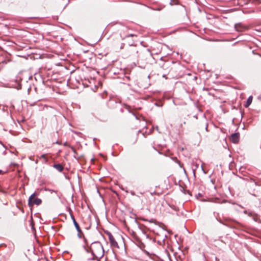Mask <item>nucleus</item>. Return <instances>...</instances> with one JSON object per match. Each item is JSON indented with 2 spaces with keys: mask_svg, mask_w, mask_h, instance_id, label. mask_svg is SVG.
Returning a JSON list of instances; mask_svg holds the SVG:
<instances>
[{
  "mask_svg": "<svg viewBox=\"0 0 261 261\" xmlns=\"http://www.w3.org/2000/svg\"><path fill=\"white\" fill-rule=\"evenodd\" d=\"M86 252H91L93 257L90 259L99 261V259L104 255V249L101 244L99 242H95L91 244L89 248H85Z\"/></svg>",
  "mask_w": 261,
  "mask_h": 261,
  "instance_id": "1",
  "label": "nucleus"
},
{
  "mask_svg": "<svg viewBox=\"0 0 261 261\" xmlns=\"http://www.w3.org/2000/svg\"><path fill=\"white\" fill-rule=\"evenodd\" d=\"M36 195V193H34L29 197L28 204L30 206H33L34 204L37 205H39L41 203V199L38 198H35Z\"/></svg>",
  "mask_w": 261,
  "mask_h": 261,
  "instance_id": "2",
  "label": "nucleus"
},
{
  "mask_svg": "<svg viewBox=\"0 0 261 261\" xmlns=\"http://www.w3.org/2000/svg\"><path fill=\"white\" fill-rule=\"evenodd\" d=\"M70 215H71V219L72 220V221L73 222L74 225L76 230L78 232L77 236H78V237L80 238H82V236L83 235V233L82 232V230H81V228L80 227V225H79L77 222L76 221V220H75L73 215L72 214H70Z\"/></svg>",
  "mask_w": 261,
  "mask_h": 261,
  "instance_id": "3",
  "label": "nucleus"
},
{
  "mask_svg": "<svg viewBox=\"0 0 261 261\" xmlns=\"http://www.w3.org/2000/svg\"><path fill=\"white\" fill-rule=\"evenodd\" d=\"M236 30L238 32H244L249 29L248 26L241 22L236 23L234 25Z\"/></svg>",
  "mask_w": 261,
  "mask_h": 261,
  "instance_id": "4",
  "label": "nucleus"
},
{
  "mask_svg": "<svg viewBox=\"0 0 261 261\" xmlns=\"http://www.w3.org/2000/svg\"><path fill=\"white\" fill-rule=\"evenodd\" d=\"M109 236V241L110 242L111 245L114 247H118V245L117 242L115 241L114 237L111 234V233H108Z\"/></svg>",
  "mask_w": 261,
  "mask_h": 261,
  "instance_id": "5",
  "label": "nucleus"
},
{
  "mask_svg": "<svg viewBox=\"0 0 261 261\" xmlns=\"http://www.w3.org/2000/svg\"><path fill=\"white\" fill-rule=\"evenodd\" d=\"M118 41L117 42H114L113 43V46L116 48V49H122L123 48V46H124V44H123L122 43L120 42V38H119L118 39H117Z\"/></svg>",
  "mask_w": 261,
  "mask_h": 261,
  "instance_id": "6",
  "label": "nucleus"
},
{
  "mask_svg": "<svg viewBox=\"0 0 261 261\" xmlns=\"http://www.w3.org/2000/svg\"><path fill=\"white\" fill-rule=\"evenodd\" d=\"M231 141L234 143H237L239 140V135L238 133H234L231 135Z\"/></svg>",
  "mask_w": 261,
  "mask_h": 261,
  "instance_id": "7",
  "label": "nucleus"
},
{
  "mask_svg": "<svg viewBox=\"0 0 261 261\" xmlns=\"http://www.w3.org/2000/svg\"><path fill=\"white\" fill-rule=\"evenodd\" d=\"M53 167L59 172H62L63 170V167L60 164H54Z\"/></svg>",
  "mask_w": 261,
  "mask_h": 261,
  "instance_id": "8",
  "label": "nucleus"
},
{
  "mask_svg": "<svg viewBox=\"0 0 261 261\" xmlns=\"http://www.w3.org/2000/svg\"><path fill=\"white\" fill-rule=\"evenodd\" d=\"M252 101V96H249V97L248 98V99H247V101H246V104L245 105V107L246 108H247V107H249V106L250 105V104L251 103Z\"/></svg>",
  "mask_w": 261,
  "mask_h": 261,
  "instance_id": "9",
  "label": "nucleus"
},
{
  "mask_svg": "<svg viewBox=\"0 0 261 261\" xmlns=\"http://www.w3.org/2000/svg\"><path fill=\"white\" fill-rule=\"evenodd\" d=\"M40 159H42L44 162L45 163H46L48 162V159L46 156V154H42L40 157Z\"/></svg>",
  "mask_w": 261,
  "mask_h": 261,
  "instance_id": "10",
  "label": "nucleus"
},
{
  "mask_svg": "<svg viewBox=\"0 0 261 261\" xmlns=\"http://www.w3.org/2000/svg\"><path fill=\"white\" fill-rule=\"evenodd\" d=\"M138 246L142 250H144L145 245L143 243H142V242L138 243Z\"/></svg>",
  "mask_w": 261,
  "mask_h": 261,
  "instance_id": "11",
  "label": "nucleus"
},
{
  "mask_svg": "<svg viewBox=\"0 0 261 261\" xmlns=\"http://www.w3.org/2000/svg\"><path fill=\"white\" fill-rule=\"evenodd\" d=\"M252 218L255 221L257 222L258 221V215L257 214L253 213V214L252 215Z\"/></svg>",
  "mask_w": 261,
  "mask_h": 261,
  "instance_id": "12",
  "label": "nucleus"
},
{
  "mask_svg": "<svg viewBox=\"0 0 261 261\" xmlns=\"http://www.w3.org/2000/svg\"><path fill=\"white\" fill-rule=\"evenodd\" d=\"M245 214L248 215L250 217H252L253 213L251 212H248L247 211H245L244 212Z\"/></svg>",
  "mask_w": 261,
  "mask_h": 261,
  "instance_id": "13",
  "label": "nucleus"
},
{
  "mask_svg": "<svg viewBox=\"0 0 261 261\" xmlns=\"http://www.w3.org/2000/svg\"><path fill=\"white\" fill-rule=\"evenodd\" d=\"M178 3V0H171L170 4L173 5H176Z\"/></svg>",
  "mask_w": 261,
  "mask_h": 261,
  "instance_id": "14",
  "label": "nucleus"
},
{
  "mask_svg": "<svg viewBox=\"0 0 261 261\" xmlns=\"http://www.w3.org/2000/svg\"><path fill=\"white\" fill-rule=\"evenodd\" d=\"M217 220H218V221L219 222H220L221 223H222V224H224V225H227V224H226L225 223H223L221 220H219V219H217Z\"/></svg>",
  "mask_w": 261,
  "mask_h": 261,
  "instance_id": "15",
  "label": "nucleus"
},
{
  "mask_svg": "<svg viewBox=\"0 0 261 261\" xmlns=\"http://www.w3.org/2000/svg\"><path fill=\"white\" fill-rule=\"evenodd\" d=\"M64 146H69L68 143L67 142H65L64 143Z\"/></svg>",
  "mask_w": 261,
  "mask_h": 261,
  "instance_id": "16",
  "label": "nucleus"
},
{
  "mask_svg": "<svg viewBox=\"0 0 261 261\" xmlns=\"http://www.w3.org/2000/svg\"><path fill=\"white\" fill-rule=\"evenodd\" d=\"M72 150L73 151V152L76 153V151L75 150V149L73 147H71Z\"/></svg>",
  "mask_w": 261,
  "mask_h": 261,
  "instance_id": "17",
  "label": "nucleus"
},
{
  "mask_svg": "<svg viewBox=\"0 0 261 261\" xmlns=\"http://www.w3.org/2000/svg\"><path fill=\"white\" fill-rule=\"evenodd\" d=\"M56 144H61V143L60 142V141H57L56 142Z\"/></svg>",
  "mask_w": 261,
  "mask_h": 261,
  "instance_id": "18",
  "label": "nucleus"
},
{
  "mask_svg": "<svg viewBox=\"0 0 261 261\" xmlns=\"http://www.w3.org/2000/svg\"><path fill=\"white\" fill-rule=\"evenodd\" d=\"M215 259H216V261H219L220 260L219 259L218 257H216Z\"/></svg>",
  "mask_w": 261,
  "mask_h": 261,
  "instance_id": "19",
  "label": "nucleus"
},
{
  "mask_svg": "<svg viewBox=\"0 0 261 261\" xmlns=\"http://www.w3.org/2000/svg\"><path fill=\"white\" fill-rule=\"evenodd\" d=\"M207 125H206V127H205V129L207 130Z\"/></svg>",
  "mask_w": 261,
  "mask_h": 261,
  "instance_id": "20",
  "label": "nucleus"
},
{
  "mask_svg": "<svg viewBox=\"0 0 261 261\" xmlns=\"http://www.w3.org/2000/svg\"><path fill=\"white\" fill-rule=\"evenodd\" d=\"M2 171L1 170H0V174H1L2 173Z\"/></svg>",
  "mask_w": 261,
  "mask_h": 261,
  "instance_id": "21",
  "label": "nucleus"
}]
</instances>
